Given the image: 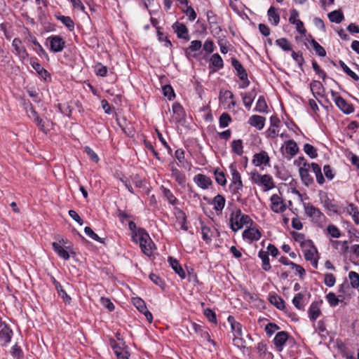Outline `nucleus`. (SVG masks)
I'll return each mask as SVG.
<instances>
[{
  "label": "nucleus",
  "mask_w": 359,
  "mask_h": 359,
  "mask_svg": "<svg viewBox=\"0 0 359 359\" xmlns=\"http://www.w3.org/2000/svg\"><path fill=\"white\" fill-rule=\"evenodd\" d=\"M279 329L280 327L276 323H269L265 327V332L268 336L271 337L276 331L278 330Z\"/></svg>",
  "instance_id": "680f3d73"
},
{
  "label": "nucleus",
  "mask_w": 359,
  "mask_h": 359,
  "mask_svg": "<svg viewBox=\"0 0 359 359\" xmlns=\"http://www.w3.org/2000/svg\"><path fill=\"white\" fill-rule=\"evenodd\" d=\"M231 122V118L227 113H222L219 118V123L220 128H226Z\"/></svg>",
  "instance_id": "49530a36"
},
{
  "label": "nucleus",
  "mask_w": 359,
  "mask_h": 359,
  "mask_svg": "<svg viewBox=\"0 0 359 359\" xmlns=\"http://www.w3.org/2000/svg\"><path fill=\"white\" fill-rule=\"evenodd\" d=\"M311 43L313 46L316 54L320 57H325L326 55V51L325 48L320 46L315 39L311 41Z\"/></svg>",
  "instance_id": "3c124183"
},
{
  "label": "nucleus",
  "mask_w": 359,
  "mask_h": 359,
  "mask_svg": "<svg viewBox=\"0 0 359 359\" xmlns=\"http://www.w3.org/2000/svg\"><path fill=\"white\" fill-rule=\"evenodd\" d=\"M243 187V182H231L229 185V189L231 194H238V191H242Z\"/></svg>",
  "instance_id": "052dcab7"
},
{
  "label": "nucleus",
  "mask_w": 359,
  "mask_h": 359,
  "mask_svg": "<svg viewBox=\"0 0 359 359\" xmlns=\"http://www.w3.org/2000/svg\"><path fill=\"white\" fill-rule=\"evenodd\" d=\"M331 95L333 101L335 102L338 108L344 114H349L354 111L353 104L347 102L337 92L331 90Z\"/></svg>",
  "instance_id": "20e7f679"
},
{
  "label": "nucleus",
  "mask_w": 359,
  "mask_h": 359,
  "mask_svg": "<svg viewBox=\"0 0 359 359\" xmlns=\"http://www.w3.org/2000/svg\"><path fill=\"white\" fill-rule=\"evenodd\" d=\"M304 208L307 216L309 217L314 222H320L322 219L324 218V215L314 205L310 203H304Z\"/></svg>",
  "instance_id": "423d86ee"
},
{
  "label": "nucleus",
  "mask_w": 359,
  "mask_h": 359,
  "mask_svg": "<svg viewBox=\"0 0 359 359\" xmlns=\"http://www.w3.org/2000/svg\"><path fill=\"white\" fill-rule=\"evenodd\" d=\"M231 65L236 70L237 76L240 79H246V76L248 75L247 72L242 64L236 58H231Z\"/></svg>",
  "instance_id": "4be33fe9"
},
{
  "label": "nucleus",
  "mask_w": 359,
  "mask_h": 359,
  "mask_svg": "<svg viewBox=\"0 0 359 359\" xmlns=\"http://www.w3.org/2000/svg\"><path fill=\"white\" fill-rule=\"evenodd\" d=\"M336 282L334 276L332 273H326L325 275L324 283L328 287H332Z\"/></svg>",
  "instance_id": "338daca9"
},
{
  "label": "nucleus",
  "mask_w": 359,
  "mask_h": 359,
  "mask_svg": "<svg viewBox=\"0 0 359 359\" xmlns=\"http://www.w3.org/2000/svg\"><path fill=\"white\" fill-rule=\"evenodd\" d=\"M268 106L264 96H259L256 104L255 110L259 113H266Z\"/></svg>",
  "instance_id": "ea45409f"
},
{
  "label": "nucleus",
  "mask_w": 359,
  "mask_h": 359,
  "mask_svg": "<svg viewBox=\"0 0 359 359\" xmlns=\"http://www.w3.org/2000/svg\"><path fill=\"white\" fill-rule=\"evenodd\" d=\"M326 299L331 306H336L339 304V302H343L344 298L341 300L337 295L333 292H329L326 295Z\"/></svg>",
  "instance_id": "09e8293b"
},
{
  "label": "nucleus",
  "mask_w": 359,
  "mask_h": 359,
  "mask_svg": "<svg viewBox=\"0 0 359 359\" xmlns=\"http://www.w3.org/2000/svg\"><path fill=\"white\" fill-rule=\"evenodd\" d=\"M50 280L53 285L55 286L57 294L61 297L65 302H70L71 297L67 294V292L62 289L61 284L56 280V279L51 275H50Z\"/></svg>",
  "instance_id": "a211bd4d"
},
{
  "label": "nucleus",
  "mask_w": 359,
  "mask_h": 359,
  "mask_svg": "<svg viewBox=\"0 0 359 359\" xmlns=\"http://www.w3.org/2000/svg\"><path fill=\"white\" fill-rule=\"evenodd\" d=\"M270 161V158L265 151H262L258 154H255L253 156L252 163L255 166H260L261 165H268Z\"/></svg>",
  "instance_id": "ddd939ff"
},
{
  "label": "nucleus",
  "mask_w": 359,
  "mask_h": 359,
  "mask_svg": "<svg viewBox=\"0 0 359 359\" xmlns=\"http://www.w3.org/2000/svg\"><path fill=\"white\" fill-rule=\"evenodd\" d=\"M70 31L74 29V23L69 16L61 15L57 18Z\"/></svg>",
  "instance_id": "5fc2aeb1"
},
{
  "label": "nucleus",
  "mask_w": 359,
  "mask_h": 359,
  "mask_svg": "<svg viewBox=\"0 0 359 359\" xmlns=\"http://www.w3.org/2000/svg\"><path fill=\"white\" fill-rule=\"evenodd\" d=\"M171 176L180 185L184 186L186 183V176L175 166L174 163H170Z\"/></svg>",
  "instance_id": "9b49d317"
},
{
  "label": "nucleus",
  "mask_w": 359,
  "mask_h": 359,
  "mask_svg": "<svg viewBox=\"0 0 359 359\" xmlns=\"http://www.w3.org/2000/svg\"><path fill=\"white\" fill-rule=\"evenodd\" d=\"M267 15L269 18V20L272 23L274 26L278 25L280 22V15L277 13V10L273 6H271L267 11Z\"/></svg>",
  "instance_id": "2f4dec72"
},
{
  "label": "nucleus",
  "mask_w": 359,
  "mask_h": 359,
  "mask_svg": "<svg viewBox=\"0 0 359 359\" xmlns=\"http://www.w3.org/2000/svg\"><path fill=\"white\" fill-rule=\"evenodd\" d=\"M110 345L112 348V349L114 351V353L116 355L117 353H120L122 350L125 349L124 347L125 343L123 340H121V343H117L114 339L110 340Z\"/></svg>",
  "instance_id": "864d4df0"
},
{
  "label": "nucleus",
  "mask_w": 359,
  "mask_h": 359,
  "mask_svg": "<svg viewBox=\"0 0 359 359\" xmlns=\"http://www.w3.org/2000/svg\"><path fill=\"white\" fill-rule=\"evenodd\" d=\"M327 231L332 238H338L341 236L339 229L334 224H329L327 227Z\"/></svg>",
  "instance_id": "6e6d98bb"
},
{
  "label": "nucleus",
  "mask_w": 359,
  "mask_h": 359,
  "mask_svg": "<svg viewBox=\"0 0 359 359\" xmlns=\"http://www.w3.org/2000/svg\"><path fill=\"white\" fill-rule=\"evenodd\" d=\"M262 236V233L259 230L255 227H248L243 232V237L244 239H248L250 241H258Z\"/></svg>",
  "instance_id": "f8f14e48"
},
{
  "label": "nucleus",
  "mask_w": 359,
  "mask_h": 359,
  "mask_svg": "<svg viewBox=\"0 0 359 359\" xmlns=\"http://www.w3.org/2000/svg\"><path fill=\"white\" fill-rule=\"evenodd\" d=\"M258 257L262 259V268L265 271H269L271 266L269 257V252L261 250L258 253Z\"/></svg>",
  "instance_id": "bb28decb"
},
{
  "label": "nucleus",
  "mask_w": 359,
  "mask_h": 359,
  "mask_svg": "<svg viewBox=\"0 0 359 359\" xmlns=\"http://www.w3.org/2000/svg\"><path fill=\"white\" fill-rule=\"evenodd\" d=\"M304 294L301 292L297 293L292 299V304L299 310H304Z\"/></svg>",
  "instance_id": "e433bc0d"
},
{
  "label": "nucleus",
  "mask_w": 359,
  "mask_h": 359,
  "mask_svg": "<svg viewBox=\"0 0 359 359\" xmlns=\"http://www.w3.org/2000/svg\"><path fill=\"white\" fill-rule=\"evenodd\" d=\"M228 322L231 325V331L233 336H241L242 335V325L240 323L236 321L235 318L232 316H229L227 318Z\"/></svg>",
  "instance_id": "a878e982"
},
{
  "label": "nucleus",
  "mask_w": 359,
  "mask_h": 359,
  "mask_svg": "<svg viewBox=\"0 0 359 359\" xmlns=\"http://www.w3.org/2000/svg\"><path fill=\"white\" fill-rule=\"evenodd\" d=\"M229 222L231 224V229L233 231L241 229L244 225H252L253 223L250 216L242 214L240 209L232 212L230 216Z\"/></svg>",
  "instance_id": "f03ea898"
},
{
  "label": "nucleus",
  "mask_w": 359,
  "mask_h": 359,
  "mask_svg": "<svg viewBox=\"0 0 359 359\" xmlns=\"http://www.w3.org/2000/svg\"><path fill=\"white\" fill-rule=\"evenodd\" d=\"M348 278L351 287L353 288H358L359 287V274L355 271H351L348 273Z\"/></svg>",
  "instance_id": "603ef678"
},
{
  "label": "nucleus",
  "mask_w": 359,
  "mask_h": 359,
  "mask_svg": "<svg viewBox=\"0 0 359 359\" xmlns=\"http://www.w3.org/2000/svg\"><path fill=\"white\" fill-rule=\"evenodd\" d=\"M276 43L285 51H289L292 50L291 44L285 38H280L277 39L276 41Z\"/></svg>",
  "instance_id": "8fccbe9b"
},
{
  "label": "nucleus",
  "mask_w": 359,
  "mask_h": 359,
  "mask_svg": "<svg viewBox=\"0 0 359 359\" xmlns=\"http://www.w3.org/2000/svg\"><path fill=\"white\" fill-rule=\"evenodd\" d=\"M312 172L315 174L316 181L319 184H323L325 182V178L323 175L320 166L316 163H309Z\"/></svg>",
  "instance_id": "cd10ccee"
},
{
  "label": "nucleus",
  "mask_w": 359,
  "mask_h": 359,
  "mask_svg": "<svg viewBox=\"0 0 359 359\" xmlns=\"http://www.w3.org/2000/svg\"><path fill=\"white\" fill-rule=\"evenodd\" d=\"M285 150L287 154L291 156H294L298 152L299 148L297 143L294 140H291L286 142Z\"/></svg>",
  "instance_id": "f704fd0d"
},
{
  "label": "nucleus",
  "mask_w": 359,
  "mask_h": 359,
  "mask_svg": "<svg viewBox=\"0 0 359 359\" xmlns=\"http://www.w3.org/2000/svg\"><path fill=\"white\" fill-rule=\"evenodd\" d=\"M215 181L217 184L224 186L226 184V180L225 175L223 172L219 171V169H216L214 172Z\"/></svg>",
  "instance_id": "de8ad7c7"
},
{
  "label": "nucleus",
  "mask_w": 359,
  "mask_h": 359,
  "mask_svg": "<svg viewBox=\"0 0 359 359\" xmlns=\"http://www.w3.org/2000/svg\"><path fill=\"white\" fill-rule=\"evenodd\" d=\"M289 338V334L285 331H281L278 332L274 339L273 344L278 351H281L283 345L285 344Z\"/></svg>",
  "instance_id": "4468645a"
},
{
  "label": "nucleus",
  "mask_w": 359,
  "mask_h": 359,
  "mask_svg": "<svg viewBox=\"0 0 359 359\" xmlns=\"http://www.w3.org/2000/svg\"><path fill=\"white\" fill-rule=\"evenodd\" d=\"M291 235L296 242H298L300 243L302 247L304 248V247H306V245H308L307 241L305 240L304 234H303L302 233H298L296 231H292V232H291Z\"/></svg>",
  "instance_id": "c03bdc74"
},
{
  "label": "nucleus",
  "mask_w": 359,
  "mask_h": 359,
  "mask_svg": "<svg viewBox=\"0 0 359 359\" xmlns=\"http://www.w3.org/2000/svg\"><path fill=\"white\" fill-rule=\"evenodd\" d=\"M270 200L271 202V209L274 212L282 213L286 210V205L278 195L273 194Z\"/></svg>",
  "instance_id": "6e6552de"
},
{
  "label": "nucleus",
  "mask_w": 359,
  "mask_h": 359,
  "mask_svg": "<svg viewBox=\"0 0 359 359\" xmlns=\"http://www.w3.org/2000/svg\"><path fill=\"white\" fill-rule=\"evenodd\" d=\"M225 202V198L220 194H217L216 196L214 197L212 202V204L214 205V210L216 212H221L223 208H224Z\"/></svg>",
  "instance_id": "c756f323"
},
{
  "label": "nucleus",
  "mask_w": 359,
  "mask_h": 359,
  "mask_svg": "<svg viewBox=\"0 0 359 359\" xmlns=\"http://www.w3.org/2000/svg\"><path fill=\"white\" fill-rule=\"evenodd\" d=\"M312 66H313V69L314 70V72L320 77L322 78L323 80L325 79V77H326V73L325 72L324 70L321 69L320 66L318 65V63L316 62V61L313 60L312 62Z\"/></svg>",
  "instance_id": "0e129e2a"
},
{
  "label": "nucleus",
  "mask_w": 359,
  "mask_h": 359,
  "mask_svg": "<svg viewBox=\"0 0 359 359\" xmlns=\"http://www.w3.org/2000/svg\"><path fill=\"white\" fill-rule=\"evenodd\" d=\"M307 244L304 250V258L306 261L313 260L318 257V251L313 243L311 240H307Z\"/></svg>",
  "instance_id": "9d476101"
},
{
  "label": "nucleus",
  "mask_w": 359,
  "mask_h": 359,
  "mask_svg": "<svg viewBox=\"0 0 359 359\" xmlns=\"http://www.w3.org/2000/svg\"><path fill=\"white\" fill-rule=\"evenodd\" d=\"M52 245L54 251L57 254L59 257L65 260L69 259L70 255L69 251L62 245L61 241L53 242Z\"/></svg>",
  "instance_id": "aec40b11"
},
{
  "label": "nucleus",
  "mask_w": 359,
  "mask_h": 359,
  "mask_svg": "<svg viewBox=\"0 0 359 359\" xmlns=\"http://www.w3.org/2000/svg\"><path fill=\"white\" fill-rule=\"evenodd\" d=\"M172 28L178 38L186 40L189 39L188 29L184 24L176 22L173 24Z\"/></svg>",
  "instance_id": "dca6fc26"
},
{
  "label": "nucleus",
  "mask_w": 359,
  "mask_h": 359,
  "mask_svg": "<svg viewBox=\"0 0 359 359\" xmlns=\"http://www.w3.org/2000/svg\"><path fill=\"white\" fill-rule=\"evenodd\" d=\"M231 149L233 153L238 156H241L243 153V145L241 140H235L231 142Z\"/></svg>",
  "instance_id": "4c0bfd02"
},
{
  "label": "nucleus",
  "mask_w": 359,
  "mask_h": 359,
  "mask_svg": "<svg viewBox=\"0 0 359 359\" xmlns=\"http://www.w3.org/2000/svg\"><path fill=\"white\" fill-rule=\"evenodd\" d=\"M172 112L175 116L176 122L181 121L185 115L182 106L178 102H175L172 104Z\"/></svg>",
  "instance_id": "7c9ffc66"
},
{
  "label": "nucleus",
  "mask_w": 359,
  "mask_h": 359,
  "mask_svg": "<svg viewBox=\"0 0 359 359\" xmlns=\"http://www.w3.org/2000/svg\"><path fill=\"white\" fill-rule=\"evenodd\" d=\"M310 168V164L307 162H305L303 163V166L301 167L299 170L302 183L306 187H309L313 183V179L309 174Z\"/></svg>",
  "instance_id": "0eeeda50"
},
{
  "label": "nucleus",
  "mask_w": 359,
  "mask_h": 359,
  "mask_svg": "<svg viewBox=\"0 0 359 359\" xmlns=\"http://www.w3.org/2000/svg\"><path fill=\"white\" fill-rule=\"evenodd\" d=\"M229 169L231 170V175H232L231 182L242 181L241 175H240L239 172L237 170L236 166L235 164L231 163L229 166Z\"/></svg>",
  "instance_id": "4d7b16f0"
},
{
  "label": "nucleus",
  "mask_w": 359,
  "mask_h": 359,
  "mask_svg": "<svg viewBox=\"0 0 359 359\" xmlns=\"http://www.w3.org/2000/svg\"><path fill=\"white\" fill-rule=\"evenodd\" d=\"M150 280L156 285H158L161 288H163L165 286V283L163 280L157 275L154 273H151L149 275Z\"/></svg>",
  "instance_id": "774afa93"
},
{
  "label": "nucleus",
  "mask_w": 359,
  "mask_h": 359,
  "mask_svg": "<svg viewBox=\"0 0 359 359\" xmlns=\"http://www.w3.org/2000/svg\"><path fill=\"white\" fill-rule=\"evenodd\" d=\"M177 219V223L180 226V229L183 231H187L188 226L187 225V215L184 211L180 209H177L175 212Z\"/></svg>",
  "instance_id": "b1692460"
},
{
  "label": "nucleus",
  "mask_w": 359,
  "mask_h": 359,
  "mask_svg": "<svg viewBox=\"0 0 359 359\" xmlns=\"http://www.w3.org/2000/svg\"><path fill=\"white\" fill-rule=\"evenodd\" d=\"M133 304L141 313L147 308L145 302L139 297L133 298Z\"/></svg>",
  "instance_id": "bf43d9fd"
},
{
  "label": "nucleus",
  "mask_w": 359,
  "mask_h": 359,
  "mask_svg": "<svg viewBox=\"0 0 359 359\" xmlns=\"http://www.w3.org/2000/svg\"><path fill=\"white\" fill-rule=\"evenodd\" d=\"M304 151L311 158H315L318 156L316 149L309 143L304 144Z\"/></svg>",
  "instance_id": "a18cd8bd"
},
{
  "label": "nucleus",
  "mask_w": 359,
  "mask_h": 359,
  "mask_svg": "<svg viewBox=\"0 0 359 359\" xmlns=\"http://www.w3.org/2000/svg\"><path fill=\"white\" fill-rule=\"evenodd\" d=\"M13 332L5 323H0V343L1 345H6L11 339Z\"/></svg>",
  "instance_id": "1a4fd4ad"
},
{
  "label": "nucleus",
  "mask_w": 359,
  "mask_h": 359,
  "mask_svg": "<svg viewBox=\"0 0 359 359\" xmlns=\"http://www.w3.org/2000/svg\"><path fill=\"white\" fill-rule=\"evenodd\" d=\"M161 189L162 190L164 197L168 200L170 204L175 205L177 203L178 201L177 198L173 195V194L169 189L165 188L163 186H161Z\"/></svg>",
  "instance_id": "c9c22d12"
},
{
  "label": "nucleus",
  "mask_w": 359,
  "mask_h": 359,
  "mask_svg": "<svg viewBox=\"0 0 359 359\" xmlns=\"http://www.w3.org/2000/svg\"><path fill=\"white\" fill-rule=\"evenodd\" d=\"M204 315L208 319V320L211 323H216L217 318L216 313L210 309H205L204 310Z\"/></svg>",
  "instance_id": "69168bd1"
},
{
  "label": "nucleus",
  "mask_w": 359,
  "mask_h": 359,
  "mask_svg": "<svg viewBox=\"0 0 359 359\" xmlns=\"http://www.w3.org/2000/svg\"><path fill=\"white\" fill-rule=\"evenodd\" d=\"M210 65L215 67L213 72H216L218 69L223 68L224 62L221 56L218 53L213 54L210 57Z\"/></svg>",
  "instance_id": "473e14b6"
},
{
  "label": "nucleus",
  "mask_w": 359,
  "mask_h": 359,
  "mask_svg": "<svg viewBox=\"0 0 359 359\" xmlns=\"http://www.w3.org/2000/svg\"><path fill=\"white\" fill-rule=\"evenodd\" d=\"M12 46L14 47L15 53L22 59H25L27 56V50L24 46L22 45V41L18 38H15L13 40Z\"/></svg>",
  "instance_id": "412c9836"
},
{
  "label": "nucleus",
  "mask_w": 359,
  "mask_h": 359,
  "mask_svg": "<svg viewBox=\"0 0 359 359\" xmlns=\"http://www.w3.org/2000/svg\"><path fill=\"white\" fill-rule=\"evenodd\" d=\"M265 118L259 115H252L248 120V123L255 127L258 130H262L264 127Z\"/></svg>",
  "instance_id": "5701e85b"
},
{
  "label": "nucleus",
  "mask_w": 359,
  "mask_h": 359,
  "mask_svg": "<svg viewBox=\"0 0 359 359\" xmlns=\"http://www.w3.org/2000/svg\"><path fill=\"white\" fill-rule=\"evenodd\" d=\"M194 182L201 189H208L212 184L211 179L203 174H198L194 177Z\"/></svg>",
  "instance_id": "2eb2a0df"
},
{
  "label": "nucleus",
  "mask_w": 359,
  "mask_h": 359,
  "mask_svg": "<svg viewBox=\"0 0 359 359\" xmlns=\"http://www.w3.org/2000/svg\"><path fill=\"white\" fill-rule=\"evenodd\" d=\"M191 327L196 334H198L201 336V337L203 338L205 340L211 343L212 345H214V346L216 345L215 341L210 339V334H208V332L207 331L204 330V329L202 327L201 325H200L196 323H192Z\"/></svg>",
  "instance_id": "6ab92c4d"
},
{
  "label": "nucleus",
  "mask_w": 359,
  "mask_h": 359,
  "mask_svg": "<svg viewBox=\"0 0 359 359\" xmlns=\"http://www.w3.org/2000/svg\"><path fill=\"white\" fill-rule=\"evenodd\" d=\"M339 65L344 72L352 78L354 81H359V76L355 72H353L343 61H339Z\"/></svg>",
  "instance_id": "37998d69"
},
{
  "label": "nucleus",
  "mask_w": 359,
  "mask_h": 359,
  "mask_svg": "<svg viewBox=\"0 0 359 359\" xmlns=\"http://www.w3.org/2000/svg\"><path fill=\"white\" fill-rule=\"evenodd\" d=\"M170 265L172 268V269L175 271V272L179 275V276L182 279H184L186 278V273L182 267L179 264L178 261L173 258V257H169L168 259Z\"/></svg>",
  "instance_id": "393cba45"
},
{
  "label": "nucleus",
  "mask_w": 359,
  "mask_h": 359,
  "mask_svg": "<svg viewBox=\"0 0 359 359\" xmlns=\"http://www.w3.org/2000/svg\"><path fill=\"white\" fill-rule=\"evenodd\" d=\"M310 88L314 95L323 96V92L325 91L323 84L318 81H313L310 84Z\"/></svg>",
  "instance_id": "72a5a7b5"
},
{
  "label": "nucleus",
  "mask_w": 359,
  "mask_h": 359,
  "mask_svg": "<svg viewBox=\"0 0 359 359\" xmlns=\"http://www.w3.org/2000/svg\"><path fill=\"white\" fill-rule=\"evenodd\" d=\"M269 301L280 310H283L285 308V302L283 299L278 295L270 296Z\"/></svg>",
  "instance_id": "79ce46f5"
},
{
  "label": "nucleus",
  "mask_w": 359,
  "mask_h": 359,
  "mask_svg": "<svg viewBox=\"0 0 359 359\" xmlns=\"http://www.w3.org/2000/svg\"><path fill=\"white\" fill-rule=\"evenodd\" d=\"M202 43L201 41L194 40L191 42L190 46L185 50V54L187 57L191 55V52L197 51L201 49Z\"/></svg>",
  "instance_id": "a19ab883"
},
{
  "label": "nucleus",
  "mask_w": 359,
  "mask_h": 359,
  "mask_svg": "<svg viewBox=\"0 0 359 359\" xmlns=\"http://www.w3.org/2000/svg\"><path fill=\"white\" fill-rule=\"evenodd\" d=\"M85 233L86 235H88L89 237H90L93 240L96 241L100 243H103V241L101 238L98 236L97 233H95L90 227L86 226L84 229Z\"/></svg>",
  "instance_id": "e2e57ef3"
},
{
  "label": "nucleus",
  "mask_w": 359,
  "mask_h": 359,
  "mask_svg": "<svg viewBox=\"0 0 359 359\" xmlns=\"http://www.w3.org/2000/svg\"><path fill=\"white\" fill-rule=\"evenodd\" d=\"M320 302L315 301L311 303L309 309V317L311 321H315L320 316Z\"/></svg>",
  "instance_id": "f3484780"
},
{
  "label": "nucleus",
  "mask_w": 359,
  "mask_h": 359,
  "mask_svg": "<svg viewBox=\"0 0 359 359\" xmlns=\"http://www.w3.org/2000/svg\"><path fill=\"white\" fill-rule=\"evenodd\" d=\"M163 95L170 100H172L175 97L173 88L170 85H165L163 87Z\"/></svg>",
  "instance_id": "13d9d810"
},
{
  "label": "nucleus",
  "mask_w": 359,
  "mask_h": 359,
  "mask_svg": "<svg viewBox=\"0 0 359 359\" xmlns=\"http://www.w3.org/2000/svg\"><path fill=\"white\" fill-rule=\"evenodd\" d=\"M133 241L139 243L142 252L150 257L153 253L154 243L151 241L149 233L142 228H140L137 233L133 236Z\"/></svg>",
  "instance_id": "f257e3e1"
},
{
  "label": "nucleus",
  "mask_w": 359,
  "mask_h": 359,
  "mask_svg": "<svg viewBox=\"0 0 359 359\" xmlns=\"http://www.w3.org/2000/svg\"><path fill=\"white\" fill-rule=\"evenodd\" d=\"M251 180L258 186L262 187L265 191L275 187L273 178L269 175H261L257 172H252Z\"/></svg>",
  "instance_id": "7ed1b4c3"
},
{
  "label": "nucleus",
  "mask_w": 359,
  "mask_h": 359,
  "mask_svg": "<svg viewBox=\"0 0 359 359\" xmlns=\"http://www.w3.org/2000/svg\"><path fill=\"white\" fill-rule=\"evenodd\" d=\"M256 94L257 93L255 88L248 93H241L243 104L246 108L250 109L251 107Z\"/></svg>",
  "instance_id": "c85d7f7f"
},
{
  "label": "nucleus",
  "mask_w": 359,
  "mask_h": 359,
  "mask_svg": "<svg viewBox=\"0 0 359 359\" xmlns=\"http://www.w3.org/2000/svg\"><path fill=\"white\" fill-rule=\"evenodd\" d=\"M330 20L332 22L340 23L344 20V14L341 11L336 10L328 14Z\"/></svg>",
  "instance_id": "58836bf2"
},
{
  "label": "nucleus",
  "mask_w": 359,
  "mask_h": 359,
  "mask_svg": "<svg viewBox=\"0 0 359 359\" xmlns=\"http://www.w3.org/2000/svg\"><path fill=\"white\" fill-rule=\"evenodd\" d=\"M46 41L49 42L50 50L53 53L61 52L65 46V40L59 35H52Z\"/></svg>",
  "instance_id": "39448f33"
}]
</instances>
